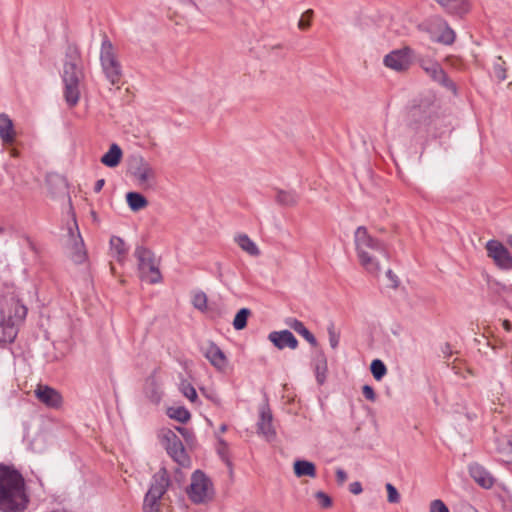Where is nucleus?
<instances>
[{
	"label": "nucleus",
	"instance_id": "1",
	"mask_svg": "<svg viewBox=\"0 0 512 512\" xmlns=\"http://www.w3.org/2000/svg\"><path fill=\"white\" fill-rule=\"evenodd\" d=\"M29 502L25 480L16 469L0 464V510L24 512Z\"/></svg>",
	"mask_w": 512,
	"mask_h": 512
},
{
	"label": "nucleus",
	"instance_id": "2",
	"mask_svg": "<svg viewBox=\"0 0 512 512\" xmlns=\"http://www.w3.org/2000/svg\"><path fill=\"white\" fill-rule=\"evenodd\" d=\"M357 257L362 267L370 274L378 276L381 266L378 256L389 260L390 255L386 244L370 235L367 228L359 226L354 232Z\"/></svg>",
	"mask_w": 512,
	"mask_h": 512
},
{
	"label": "nucleus",
	"instance_id": "3",
	"mask_svg": "<svg viewBox=\"0 0 512 512\" xmlns=\"http://www.w3.org/2000/svg\"><path fill=\"white\" fill-rule=\"evenodd\" d=\"M83 80L84 72L80 51L75 45H69L66 49L62 72L63 93L69 107H74L79 102Z\"/></svg>",
	"mask_w": 512,
	"mask_h": 512
},
{
	"label": "nucleus",
	"instance_id": "4",
	"mask_svg": "<svg viewBox=\"0 0 512 512\" xmlns=\"http://www.w3.org/2000/svg\"><path fill=\"white\" fill-rule=\"evenodd\" d=\"M27 315V307L14 293L0 299V345L12 343L17 334L18 326Z\"/></svg>",
	"mask_w": 512,
	"mask_h": 512
},
{
	"label": "nucleus",
	"instance_id": "5",
	"mask_svg": "<svg viewBox=\"0 0 512 512\" xmlns=\"http://www.w3.org/2000/svg\"><path fill=\"white\" fill-rule=\"evenodd\" d=\"M100 63L102 71L111 85H119L123 76L122 66L119 62L111 41L105 36L100 49Z\"/></svg>",
	"mask_w": 512,
	"mask_h": 512
},
{
	"label": "nucleus",
	"instance_id": "6",
	"mask_svg": "<svg viewBox=\"0 0 512 512\" xmlns=\"http://www.w3.org/2000/svg\"><path fill=\"white\" fill-rule=\"evenodd\" d=\"M170 484V479L165 469H160L152 477L151 485L143 501V512H160L163 495Z\"/></svg>",
	"mask_w": 512,
	"mask_h": 512
},
{
	"label": "nucleus",
	"instance_id": "7",
	"mask_svg": "<svg viewBox=\"0 0 512 512\" xmlns=\"http://www.w3.org/2000/svg\"><path fill=\"white\" fill-rule=\"evenodd\" d=\"M134 256L138 261V272L141 280L150 284L161 282L162 275L154 258V254L150 250L138 246L134 251Z\"/></svg>",
	"mask_w": 512,
	"mask_h": 512
},
{
	"label": "nucleus",
	"instance_id": "8",
	"mask_svg": "<svg viewBox=\"0 0 512 512\" xmlns=\"http://www.w3.org/2000/svg\"><path fill=\"white\" fill-rule=\"evenodd\" d=\"M130 172L137 184L143 189H153L155 187L156 171L143 157L133 159Z\"/></svg>",
	"mask_w": 512,
	"mask_h": 512
},
{
	"label": "nucleus",
	"instance_id": "9",
	"mask_svg": "<svg viewBox=\"0 0 512 512\" xmlns=\"http://www.w3.org/2000/svg\"><path fill=\"white\" fill-rule=\"evenodd\" d=\"M424 26L427 32L430 33L431 38L436 42L451 45L455 40V32L449 27L447 22L439 16L430 17L426 20Z\"/></svg>",
	"mask_w": 512,
	"mask_h": 512
},
{
	"label": "nucleus",
	"instance_id": "10",
	"mask_svg": "<svg viewBox=\"0 0 512 512\" xmlns=\"http://www.w3.org/2000/svg\"><path fill=\"white\" fill-rule=\"evenodd\" d=\"M211 486L209 478L202 471L196 470L187 489L190 500L196 504L205 502L210 496Z\"/></svg>",
	"mask_w": 512,
	"mask_h": 512
},
{
	"label": "nucleus",
	"instance_id": "11",
	"mask_svg": "<svg viewBox=\"0 0 512 512\" xmlns=\"http://www.w3.org/2000/svg\"><path fill=\"white\" fill-rule=\"evenodd\" d=\"M162 442L167 453L176 463L183 467L190 465V458L186 453L183 443L173 431H165L163 433Z\"/></svg>",
	"mask_w": 512,
	"mask_h": 512
},
{
	"label": "nucleus",
	"instance_id": "12",
	"mask_svg": "<svg viewBox=\"0 0 512 512\" xmlns=\"http://www.w3.org/2000/svg\"><path fill=\"white\" fill-rule=\"evenodd\" d=\"M74 225L75 229L70 227L68 230L67 249L70 259L75 264H83L88 258L87 251L75 220Z\"/></svg>",
	"mask_w": 512,
	"mask_h": 512
},
{
	"label": "nucleus",
	"instance_id": "13",
	"mask_svg": "<svg viewBox=\"0 0 512 512\" xmlns=\"http://www.w3.org/2000/svg\"><path fill=\"white\" fill-rule=\"evenodd\" d=\"M413 54V50L409 47L396 49L384 57L383 63L387 68L391 70L402 72L410 67Z\"/></svg>",
	"mask_w": 512,
	"mask_h": 512
},
{
	"label": "nucleus",
	"instance_id": "14",
	"mask_svg": "<svg viewBox=\"0 0 512 512\" xmlns=\"http://www.w3.org/2000/svg\"><path fill=\"white\" fill-rule=\"evenodd\" d=\"M487 254L494 263L503 270L512 269V255L509 250L498 240H489L486 243Z\"/></svg>",
	"mask_w": 512,
	"mask_h": 512
},
{
	"label": "nucleus",
	"instance_id": "15",
	"mask_svg": "<svg viewBox=\"0 0 512 512\" xmlns=\"http://www.w3.org/2000/svg\"><path fill=\"white\" fill-rule=\"evenodd\" d=\"M36 398L45 406L57 409L62 404L61 394L54 388L48 385L39 384L35 389Z\"/></svg>",
	"mask_w": 512,
	"mask_h": 512
},
{
	"label": "nucleus",
	"instance_id": "16",
	"mask_svg": "<svg viewBox=\"0 0 512 512\" xmlns=\"http://www.w3.org/2000/svg\"><path fill=\"white\" fill-rule=\"evenodd\" d=\"M422 68L434 81L440 83L448 90L456 92V86L454 82L448 78L440 64L436 62H426L422 64Z\"/></svg>",
	"mask_w": 512,
	"mask_h": 512
},
{
	"label": "nucleus",
	"instance_id": "17",
	"mask_svg": "<svg viewBox=\"0 0 512 512\" xmlns=\"http://www.w3.org/2000/svg\"><path fill=\"white\" fill-rule=\"evenodd\" d=\"M205 358L218 370H225L228 364L224 352L213 342L202 347Z\"/></svg>",
	"mask_w": 512,
	"mask_h": 512
},
{
	"label": "nucleus",
	"instance_id": "18",
	"mask_svg": "<svg viewBox=\"0 0 512 512\" xmlns=\"http://www.w3.org/2000/svg\"><path fill=\"white\" fill-rule=\"evenodd\" d=\"M433 107L429 106L427 110L421 107H414L410 111V125L416 131L427 130L432 121Z\"/></svg>",
	"mask_w": 512,
	"mask_h": 512
},
{
	"label": "nucleus",
	"instance_id": "19",
	"mask_svg": "<svg viewBox=\"0 0 512 512\" xmlns=\"http://www.w3.org/2000/svg\"><path fill=\"white\" fill-rule=\"evenodd\" d=\"M268 339L280 350L285 348L296 349L298 346L297 339L289 330L273 331L269 333Z\"/></svg>",
	"mask_w": 512,
	"mask_h": 512
},
{
	"label": "nucleus",
	"instance_id": "20",
	"mask_svg": "<svg viewBox=\"0 0 512 512\" xmlns=\"http://www.w3.org/2000/svg\"><path fill=\"white\" fill-rule=\"evenodd\" d=\"M495 451L500 461L512 463V435H498L494 439Z\"/></svg>",
	"mask_w": 512,
	"mask_h": 512
},
{
	"label": "nucleus",
	"instance_id": "21",
	"mask_svg": "<svg viewBox=\"0 0 512 512\" xmlns=\"http://www.w3.org/2000/svg\"><path fill=\"white\" fill-rule=\"evenodd\" d=\"M470 476L483 488H491L494 484L492 475L481 465L474 463L469 466Z\"/></svg>",
	"mask_w": 512,
	"mask_h": 512
},
{
	"label": "nucleus",
	"instance_id": "22",
	"mask_svg": "<svg viewBox=\"0 0 512 512\" xmlns=\"http://www.w3.org/2000/svg\"><path fill=\"white\" fill-rule=\"evenodd\" d=\"M258 432L267 440L275 437L276 433L272 425V414L269 408H262L258 422Z\"/></svg>",
	"mask_w": 512,
	"mask_h": 512
},
{
	"label": "nucleus",
	"instance_id": "23",
	"mask_svg": "<svg viewBox=\"0 0 512 512\" xmlns=\"http://www.w3.org/2000/svg\"><path fill=\"white\" fill-rule=\"evenodd\" d=\"M446 12L463 15L469 11L468 0H435Z\"/></svg>",
	"mask_w": 512,
	"mask_h": 512
},
{
	"label": "nucleus",
	"instance_id": "24",
	"mask_svg": "<svg viewBox=\"0 0 512 512\" xmlns=\"http://www.w3.org/2000/svg\"><path fill=\"white\" fill-rule=\"evenodd\" d=\"M234 241L248 255L253 257H258L260 255V249L257 244L247 234L236 235L234 237Z\"/></svg>",
	"mask_w": 512,
	"mask_h": 512
},
{
	"label": "nucleus",
	"instance_id": "25",
	"mask_svg": "<svg viewBox=\"0 0 512 512\" xmlns=\"http://www.w3.org/2000/svg\"><path fill=\"white\" fill-rule=\"evenodd\" d=\"M122 155L123 153L119 145L113 143L109 150L101 157V163L107 167L114 168L120 163Z\"/></svg>",
	"mask_w": 512,
	"mask_h": 512
},
{
	"label": "nucleus",
	"instance_id": "26",
	"mask_svg": "<svg viewBox=\"0 0 512 512\" xmlns=\"http://www.w3.org/2000/svg\"><path fill=\"white\" fill-rule=\"evenodd\" d=\"M286 324L293 329L295 332L305 338L312 346H317V340L315 336L305 327L303 322L296 318H288Z\"/></svg>",
	"mask_w": 512,
	"mask_h": 512
},
{
	"label": "nucleus",
	"instance_id": "27",
	"mask_svg": "<svg viewBox=\"0 0 512 512\" xmlns=\"http://www.w3.org/2000/svg\"><path fill=\"white\" fill-rule=\"evenodd\" d=\"M14 137L12 120L6 114H0V138L4 143H12Z\"/></svg>",
	"mask_w": 512,
	"mask_h": 512
},
{
	"label": "nucleus",
	"instance_id": "28",
	"mask_svg": "<svg viewBox=\"0 0 512 512\" xmlns=\"http://www.w3.org/2000/svg\"><path fill=\"white\" fill-rule=\"evenodd\" d=\"M110 249L112 257L119 263H123L128 252L124 241L120 237L112 236L110 239Z\"/></svg>",
	"mask_w": 512,
	"mask_h": 512
},
{
	"label": "nucleus",
	"instance_id": "29",
	"mask_svg": "<svg viewBox=\"0 0 512 512\" xmlns=\"http://www.w3.org/2000/svg\"><path fill=\"white\" fill-rule=\"evenodd\" d=\"M314 371L316 381L319 385H323L326 381L327 374V360L323 353H318L314 357Z\"/></svg>",
	"mask_w": 512,
	"mask_h": 512
},
{
	"label": "nucleus",
	"instance_id": "30",
	"mask_svg": "<svg viewBox=\"0 0 512 512\" xmlns=\"http://www.w3.org/2000/svg\"><path fill=\"white\" fill-rule=\"evenodd\" d=\"M294 473L297 477L308 476L311 478L316 477V466L314 463L307 460H297L294 462Z\"/></svg>",
	"mask_w": 512,
	"mask_h": 512
},
{
	"label": "nucleus",
	"instance_id": "31",
	"mask_svg": "<svg viewBox=\"0 0 512 512\" xmlns=\"http://www.w3.org/2000/svg\"><path fill=\"white\" fill-rule=\"evenodd\" d=\"M126 200L132 211H139L148 206L147 199L138 192H129L126 194Z\"/></svg>",
	"mask_w": 512,
	"mask_h": 512
},
{
	"label": "nucleus",
	"instance_id": "32",
	"mask_svg": "<svg viewBox=\"0 0 512 512\" xmlns=\"http://www.w3.org/2000/svg\"><path fill=\"white\" fill-rule=\"evenodd\" d=\"M299 196L295 191L277 190L276 202L282 206H294L298 203Z\"/></svg>",
	"mask_w": 512,
	"mask_h": 512
},
{
	"label": "nucleus",
	"instance_id": "33",
	"mask_svg": "<svg viewBox=\"0 0 512 512\" xmlns=\"http://www.w3.org/2000/svg\"><path fill=\"white\" fill-rule=\"evenodd\" d=\"M215 435H216V438H217V447H216L217 453L220 456V458L222 459V461L225 462L227 467L229 469H232V463H231L230 458H229L228 443L223 438H221L219 436L218 432H216Z\"/></svg>",
	"mask_w": 512,
	"mask_h": 512
},
{
	"label": "nucleus",
	"instance_id": "34",
	"mask_svg": "<svg viewBox=\"0 0 512 512\" xmlns=\"http://www.w3.org/2000/svg\"><path fill=\"white\" fill-rule=\"evenodd\" d=\"M167 414L171 419H174L181 423H186L189 421L191 415L190 412L182 406L179 407H170L167 410Z\"/></svg>",
	"mask_w": 512,
	"mask_h": 512
},
{
	"label": "nucleus",
	"instance_id": "35",
	"mask_svg": "<svg viewBox=\"0 0 512 512\" xmlns=\"http://www.w3.org/2000/svg\"><path fill=\"white\" fill-rule=\"evenodd\" d=\"M251 314V311L248 308H242L240 309L237 314L235 315V318L233 320V327L236 330H242L247 325V319L249 315Z\"/></svg>",
	"mask_w": 512,
	"mask_h": 512
},
{
	"label": "nucleus",
	"instance_id": "36",
	"mask_svg": "<svg viewBox=\"0 0 512 512\" xmlns=\"http://www.w3.org/2000/svg\"><path fill=\"white\" fill-rule=\"evenodd\" d=\"M370 370L373 377L377 381H380L387 373V368L383 361H381L380 359H375L372 361L370 365Z\"/></svg>",
	"mask_w": 512,
	"mask_h": 512
},
{
	"label": "nucleus",
	"instance_id": "37",
	"mask_svg": "<svg viewBox=\"0 0 512 512\" xmlns=\"http://www.w3.org/2000/svg\"><path fill=\"white\" fill-rule=\"evenodd\" d=\"M506 65L502 57H497L493 64V74L498 81H504L506 79Z\"/></svg>",
	"mask_w": 512,
	"mask_h": 512
},
{
	"label": "nucleus",
	"instance_id": "38",
	"mask_svg": "<svg viewBox=\"0 0 512 512\" xmlns=\"http://www.w3.org/2000/svg\"><path fill=\"white\" fill-rule=\"evenodd\" d=\"M488 288L499 295L512 293V285H506L496 280H488Z\"/></svg>",
	"mask_w": 512,
	"mask_h": 512
},
{
	"label": "nucleus",
	"instance_id": "39",
	"mask_svg": "<svg viewBox=\"0 0 512 512\" xmlns=\"http://www.w3.org/2000/svg\"><path fill=\"white\" fill-rule=\"evenodd\" d=\"M180 390L183 395L188 398L191 402H195L198 398L195 388L187 381H183L180 384Z\"/></svg>",
	"mask_w": 512,
	"mask_h": 512
},
{
	"label": "nucleus",
	"instance_id": "40",
	"mask_svg": "<svg viewBox=\"0 0 512 512\" xmlns=\"http://www.w3.org/2000/svg\"><path fill=\"white\" fill-rule=\"evenodd\" d=\"M193 306L200 310L204 311L207 309V296L204 292H198L193 296L192 299Z\"/></svg>",
	"mask_w": 512,
	"mask_h": 512
},
{
	"label": "nucleus",
	"instance_id": "41",
	"mask_svg": "<svg viewBox=\"0 0 512 512\" xmlns=\"http://www.w3.org/2000/svg\"><path fill=\"white\" fill-rule=\"evenodd\" d=\"M385 488L387 490V501L392 504H397L400 502V494L395 486L391 483H386Z\"/></svg>",
	"mask_w": 512,
	"mask_h": 512
},
{
	"label": "nucleus",
	"instance_id": "42",
	"mask_svg": "<svg viewBox=\"0 0 512 512\" xmlns=\"http://www.w3.org/2000/svg\"><path fill=\"white\" fill-rule=\"evenodd\" d=\"M429 512H450V510L442 500L435 499L430 502Z\"/></svg>",
	"mask_w": 512,
	"mask_h": 512
},
{
	"label": "nucleus",
	"instance_id": "43",
	"mask_svg": "<svg viewBox=\"0 0 512 512\" xmlns=\"http://www.w3.org/2000/svg\"><path fill=\"white\" fill-rule=\"evenodd\" d=\"M313 16V11L311 9L304 12V14L301 16L300 20L298 21V27L301 30H306L310 26V19Z\"/></svg>",
	"mask_w": 512,
	"mask_h": 512
},
{
	"label": "nucleus",
	"instance_id": "44",
	"mask_svg": "<svg viewBox=\"0 0 512 512\" xmlns=\"http://www.w3.org/2000/svg\"><path fill=\"white\" fill-rule=\"evenodd\" d=\"M315 497L318 500L319 505L323 508H329L332 505L330 496L322 491L316 492Z\"/></svg>",
	"mask_w": 512,
	"mask_h": 512
},
{
	"label": "nucleus",
	"instance_id": "45",
	"mask_svg": "<svg viewBox=\"0 0 512 512\" xmlns=\"http://www.w3.org/2000/svg\"><path fill=\"white\" fill-rule=\"evenodd\" d=\"M362 394L367 400L371 402L376 400V393L370 385H364L362 387Z\"/></svg>",
	"mask_w": 512,
	"mask_h": 512
},
{
	"label": "nucleus",
	"instance_id": "46",
	"mask_svg": "<svg viewBox=\"0 0 512 512\" xmlns=\"http://www.w3.org/2000/svg\"><path fill=\"white\" fill-rule=\"evenodd\" d=\"M329 342L332 348H336L339 344V335L335 333L334 326L330 325L328 328Z\"/></svg>",
	"mask_w": 512,
	"mask_h": 512
},
{
	"label": "nucleus",
	"instance_id": "47",
	"mask_svg": "<svg viewBox=\"0 0 512 512\" xmlns=\"http://www.w3.org/2000/svg\"><path fill=\"white\" fill-rule=\"evenodd\" d=\"M221 0H200V3L205 11H210L211 8L219 4Z\"/></svg>",
	"mask_w": 512,
	"mask_h": 512
},
{
	"label": "nucleus",
	"instance_id": "48",
	"mask_svg": "<svg viewBox=\"0 0 512 512\" xmlns=\"http://www.w3.org/2000/svg\"><path fill=\"white\" fill-rule=\"evenodd\" d=\"M386 276H387V278L390 280V282H391V286H392L393 288H397V287H398V285H399V280H398L397 275H396V274H395L391 269H388V270L386 271Z\"/></svg>",
	"mask_w": 512,
	"mask_h": 512
},
{
	"label": "nucleus",
	"instance_id": "49",
	"mask_svg": "<svg viewBox=\"0 0 512 512\" xmlns=\"http://www.w3.org/2000/svg\"><path fill=\"white\" fill-rule=\"evenodd\" d=\"M349 491L354 495L361 494L363 491L362 484L359 481L352 482L349 485Z\"/></svg>",
	"mask_w": 512,
	"mask_h": 512
},
{
	"label": "nucleus",
	"instance_id": "50",
	"mask_svg": "<svg viewBox=\"0 0 512 512\" xmlns=\"http://www.w3.org/2000/svg\"><path fill=\"white\" fill-rule=\"evenodd\" d=\"M336 479L342 485L347 480V473L343 469L338 468L336 470Z\"/></svg>",
	"mask_w": 512,
	"mask_h": 512
},
{
	"label": "nucleus",
	"instance_id": "51",
	"mask_svg": "<svg viewBox=\"0 0 512 512\" xmlns=\"http://www.w3.org/2000/svg\"><path fill=\"white\" fill-rule=\"evenodd\" d=\"M104 184H105V180L104 179L97 180L96 183H95V186H94V191L97 192V193L100 192L102 190Z\"/></svg>",
	"mask_w": 512,
	"mask_h": 512
},
{
	"label": "nucleus",
	"instance_id": "52",
	"mask_svg": "<svg viewBox=\"0 0 512 512\" xmlns=\"http://www.w3.org/2000/svg\"><path fill=\"white\" fill-rule=\"evenodd\" d=\"M442 353H443L444 357H446V358L452 355V350H451V347L449 344L443 345Z\"/></svg>",
	"mask_w": 512,
	"mask_h": 512
},
{
	"label": "nucleus",
	"instance_id": "53",
	"mask_svg": "<svg viewBox=\"0 0 512 512\" xmlns=\"http://www.w3.org/2000/svg\"><path fill=\"white\" fill-rule=\"evenodd\" d=\"M215 266H216V274H217V278H218L219 280H222V278H223V273H222V264H221L220 262H217V263L215 264Z\"/></svg>",
	"mask_w": 512,
	"mask_h": 512
},
{
	"label": "nucleus",
	"instance_id": "54",
	"mask_svg": "<svg viewBox=\"0 0 512 512\" xmlns=\"http://www.w3.org/2000/svg\"><path fill=\"white\" fill-rule=\"evenodd\" d=\"M502 325H503V328L507 331V332H510L512 330V325L511 323L508 321V320H504L502 322Z\"/></svg>",
	"mask_w": 512,
	"mask_h": 512
},
{
	"label": "nucleus",
	"instance_id": "55",
	"mask_svg": "<svg viewBox=\"0 0 512 512\" xmlns=\"http://www.w3.org/2000/svg\"><path fill=\"white\" fill-rule=\"evenodd\" d=\"M227 431V425L226 424H221L220 427H219V433H224Z\"/></svg>",
	"mask_w": 512,
	"mask_h": 512
},
{
	"label": "nucleus",
	"instance_id": "56",
	"mask_svg": "<svg viewBox=\"0 0 512 512\" xmlns=\"http://www.w3.org/2000/svg\"><path fill=\"white\" fill-rule=\"evenodd\" d=\"M507 244L512 248V235L508 236Z\"/></svg>",
	"mask_w": 512,
	"mask_h": 512
},
{
	"label": "nucleus",
	"instance_id": "57",
	"mask_svg": "<svg viewBox=\"0 0 512 512\" xmlns=\"http://www.w3.org/2000/svg\"><path fill=\"white\" fill-rule=\"evenodd\" d=\"M190 3L197 9L201 10L200 6L195 1H190Z\"/></svg>",
	"mask_w": 512,
	"mask_h": 512
},
{
	"label": "nucleus",
	"instance_id": "58",
	"mask_svg": "<svg viewBox=\"0 0 512 512\" xmlns=\"http://www.w3.org/2000/svg\"><path fill=\"white\" fill-rule=\"evenodd\" d=\"M177 430H178L181 434L185 435V432H186V429H185V428L177 427Z\"/></svg>",
	"mask_w": 512,
	"mask_h": 512
},
{
	"label": "nucleus",
	"instance_id": "59",
	"mask_svg": "<svg viewBox=\"0 0 512 512\" xmlns=\"http://www.w3.org/2000/svg\"><path fill=\"white\" fill-rule=\"evenodd\" d=\"M10 153L13 157H16L18 155V152L15 149H11Z\"/></svg>",
	"mask_w": 512,
	"mask_h": 512
},
{
	"label": "nucleus",
	"instance_id": "60",
	"mask_svg": "<svg viewBox=\"0 0 512 512\" xmlns=\"http://www.w3.org/2000/svg\"><path fill=\"white\" fill-rule=\"evenodd\" d=\"M464 512H478V511H476L475 509H473V508H471V507H470V508H468V509H467L466 511H464Z\"/></svg>",
	"mask_w": 512,
	"mask_h": 512
},
{
	"label": "nucleus",
	"instance_id": "61",
	"mask_svg": "<svg viewBox=\"0 0 512 512\" xmlns=\"http://www.w3.org/2000/svg\"><path fill=\"white\" fill-rule=\"evenodd\" d=\"M1 232H3V228H2V227H0V233H1Z\"/></svg>",
	"mask_w": 512,
	"mask_h": 512
}]
</instances>
